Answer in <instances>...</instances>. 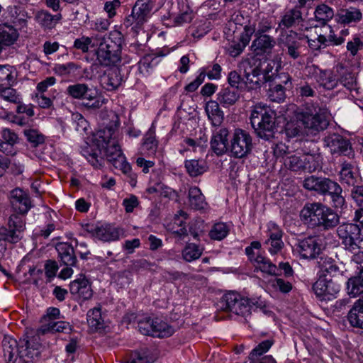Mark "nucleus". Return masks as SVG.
I'll list each match as a JSON object with an SVG mask.
<instances>
[{
  "instance_id": "1",
  "label": "nucleus",
  "mask_w": 363,
  "mask_h": 363,
  "mask_svg": "<svg viewBox=\"0 0 363 363\" xmlns=\"http://www.w3.org/2000/svg\"><path fill=\"white\" fill-rule=\"evenodd\" d=\"M112 115L111 123L97 133L94 144L86 143L81 150L82 155L95 168L102 165L101 150H104V155L112 164L122 160L124 156L115 137V131L120 125V121L116 113H113Z\"/></svg>"
},
{
  "instance_id": "2",
  "label": "nucleus",
  "mask_w": 363,
  "mask_h": 363,
  "mask_svg": "<svg viewBox=\"0 0 363 363\" xmlns=\"http://www.w3.org/2000/svg\"><path fill=\"white\" fill-rule=\"evenodd\" d=\"M4 357L6 363H15L19 358L21 363H33L41 352V344L38 335L21 339L5 336L2 341Z\"/></svg>"
},
{
  "instance_id": "3",
  "label": "nucleus",
  "mask_w": 363,
  "mask_h": 363,
  "mask_svg": "<svg viewBox=\"0 0 363 363\" xmlns=\"http://www.w3.org/2000/svg\"><path fill=\"white\" fill-rule=\"evenodd\" d=\"M300 216L303 223L310 228H318L323 230H330L340 222L338 214L321 203L306 204L301 211Z\"/></svg>"
},
{
  "instance_id": "4",
  "label": "nucleus",
  "mask_w": 363,
  "mask_h": 363,
  "mask_svg": "<svg viewBox=\"0 0 363 363\" xmlns=\"http://www.w3.org/2000/svg\"><path fill=\"white\" fill-rule=\"evenodd\" d=\"M303 185L309 191H314L323 196H330L332 206L335 208L342 209L346 206L341 186L329 178L310 176L304 179Z\"/></svg>"
},
{
  "instance_id": "5",
  "label": "nucleus",
  "mask_w": 363,
  "mask_h": 363,
  "mask_svg": "<svg viewBox=\"0 0 363 363\" xmlns=\"http://www.w3.org/2000/svg\"><path fill=\"white\" fill-rule=\"evenodd\" d=\"M123 38L121 32L111 31L107 38H104L96 50V62L105 67L115 65L121 62Z\"/></svg>"
},
{
  "instance_id": "6",
  "label": "nucleus",
  "mask_w": 363,
  "mask_h": 363,
  "mask_svg": "<svg viewBox=\"0 0 363 363\" xmlns=\"http://www.w3.org/2000/svg\"><path fill=\"white\" fill-rule=\"evenodd\" d=\"M327 114L328 111L325 108L307 105L303 111L297 114V118L301 121L305 133L315 135L327 128L329 124Z\"/></svg>"
},
{
  "instance_id": "7",
  "label": "nucleus",
  "mask_w": 363,
  "mask_h": 363,
  "mask_svg": "<svg viewBox=\"0 0 363 363\" xmlns=\"http://www.w3.org/2000/svg\"><path fill=\"white\" fill-rule=\"evenodd\" d=\"M250 122L258 137L266 140L273 137L274 116L267 106L255 105L250 115Z\"/></svg>"
},
{
  "instance_id": "8",
  "label": "nucleus",
  "mask_w": 363,
  "mask_h": 363,
  "mask_svg": "<svg viewBox=\"0 0 363 363\" xmlns=\"http://www.w3.org/2000/svg\"><path fill=\"white\" fill-rule=\"evenodd\" d=\"M26 222L23 217L12 214L8 220V228H0V254L3 255L6 250V243L18 242L23 236Z\"/></svg>"
},
{
  "instance_id": "9",
  "label": "nucleus",
  "mask_w": 363,
  "mask_h": 363,
  "mask_svg": "<svg viewBox=\"0 0 363 363\" xmlns=\"http://www.w3.org/2000/svg\"><path fill=\"white\" fill-rule=\"evenodd\" d=\"M155 0H137L132 8L131 13L125 21L124 26L138 32L151 16Z\"/></svg>"
},
{
  "instance_id": "10",
  "label": "nucleus",
  "mask_w": 363,
  "mask_h": 363,
  "mask_svg": "<svg viewBox=\"0 0 363 363\" xmlns=\"http://www.w3.org/2000/svg\"><path fill=\"white\" fill-rule=\"evenodd\" d=\"M220 304L221 309L225 311L247 317L251 313L252 306L255 303L248 298L244 297L237 292L230 291L223 296Z\"/></svg>"
},
{
  "instance_id": "11",
  "label": "nucleus",
  "mask_w": 363,
  "mask_h": 363,
  "mask_svg": "<svg viewBox=\"0 0 363 363\" xmlns=\"http://www.w3.org/2000/svg\"><path fill=\"white\" fill-rule=\"evenodd\" d=\"M252 147V138L250 133L237 128L230 137L228 153L231 157L241 159L251 152Z\"/></svg>"
},
{
  "instance_id": "12",
  "label": "nucleus",
  "mask_w": 363,
  "mask_h": 363,
  "mask_svg": "<svg viewBox=\"0 0 363 363\" xmlns=\"http://www.w3.org/2000/svg\"><path fill=\"white\" fill-rule=\"evenodd\" d=\"M244 73V84L249 89L259 87L263 79V74L260 68V62L254 57L243 60L239 66Z\"/></svg>"
},
{
  "instance_id": "13",
  "label": "nucleus",
  "mask_w": 363,
  "mask_h": 363,
  "mask_svg": "<svg viewBox=\"0 0 363 363\" xmlns=\"http://www.w3.org/2000/svg\"><path fill=\"white\" fill-rule=\"evenodd\" d=\"M337 234L342 240L345 248L353 252L359 248V243L362 241L361 230L358 225L354 223H343L337 228Z\"/></svg>"
},
{
  "instance_id": "14",
  "label": "nucleus",
  "mask_w": 363,
  "mask_h": 363,
  "mask_svg": "<svg viewBox=\"0 0 363 363\" xmlns=\"http://www.w3.org/2000/svg\"><path fill=\"white\" fill-rule=\"evenodd\" d=\"M272 28V22L270 19L264 16H258L249 21L248 23L245 26L243 33L240 36V40L244 45H247L250 43L253 34L255 36L267 35V33Z\"/></svg>"
},
{
  "instance_id": "15",
  "label": "nucleus",
  "mask_w": 363,
  "mask_h": 363,
  "mask_svg": "<svg viewBox=\"0 0 363 363\" xmlns=\"http://www.w3.org/2000/svg\"><path fill=\"white\" fill-rule=\"evenodd\" d=\"M340 286L331 278L319 275L313 285V291L320 301H330L340 292Z\"/></svg>"
},
{
  "instance_id": "16",
  "label": "nucleus",
  "mask_w": 363,
  "mask_h": 363,
  "mask_svg": "<svg viewBox=\"0 0 363 363\" xmlns=\"http://www.w3.org/2000/svg\"><path fill=\"white\" fill-rule=\"evenodd\" d=\"M324 142L331 154L343 155L350 159L354 158L355 153L350 141L343 136L339 134L330 135L325 138Z\"/></svg>"
},
{
  "instance_id": "17",
  "label": "nucleus",
  "mask_w": 363,
  "mask_h": 363,
  "mask_svg": "<svg viewBox=\"0 0 363 363\" xmlns=\"http://www.w3.org/2000/svg\"><path fill=\"white\" fill-rule=\"evenodd\" d=\"M281 62L280 57L277 56L274 59L266 60L262 65L260 64V68L263 74L264 82H270L274 80L277 77L281 79V82L286 86H290L291 77L286 73H281L277 75L279 70L281 69Z\"/></svg>"
},
{
  "instance_id": "18",
  "label": "nucleus",
  "mask_w": 363,
  "mask_h": 363,
  "mask_svg": "<svg viewBox=\"0 0 363 363\" xmlns=\"http://www.w3.org/2000/svg\"><path fill=\"white\" fill-rule=\"evenodd\" d=\"M84 232L104 242L114 241L119 238L121 230L111 225H98L86 223L83 225Z\"/></svg>"
},
{
  "instance_id": "19",
  "label": "nucleus",
  "mask_w": 363,
  "mask_h": 363,
  "mask_svg": "<svg viewBox=\"0 0 363 363\" xmlns=\"http://www.w3.org/2000/svg\"><path fill=\"white\" fill-rule=\"evenodd\" d=\"M284 165L292 171L307 170L314 172L318 167V163L315 161L314 156L292 155L287 156L284 161Z\"/></svg>"
},
{
  "instance_id": "20",
  "label": "nucleus",
  "mask_w": 363,
  "mask_h": 363,
  "mask_svg": "<svg viewBox=\"0 0 363 363\" xmlns=\"http://www.w3.org/2000/svg\"><path fill=\"white\" fill-rule=\"evenodd\" d=\"M296 247L300 256L304 259H314L321 251L320 240L315 236H309L298 240Z\"/></svg>"
},
{
  "instance_id": "21",
  "label": "nucleus",
  "mask_w": 363,
  "mask_h": 363,
  "mask_svg": "<svg viewBox=\"0 0 363 363\" xmlns=\"http://www.w3.org/2000/svg\"><path fill=\"white\" fill-rule=\"evenodd\" d=\"M267 235L268 238L264 244L269 245L268 251L271 255L277 254L284 247L282 230L274 222L270 221L267 224Z\"/></svg>"
},
{
  "instance_id": "22",
  "label": "nucleus",
  "mask_w": 363,
  "mask_h": 363,
  "mask_svg": "<svg viewBox=\"0 0 363 363\" xmlns=\"http://www.w3.org/2000/svg\"><path fill=\"white\" fill-rule=\"evenodd\" d=\"M10 203L13 211L18 214H26L31 208L29 195L21 189H13L10 193Z\"/></svg>"
},
{
  "instance_id": "23",
  "label": "nucleus",
  "mask_w": 363,
  "mask_h": 363,
  "mask_svg": "<svg viewBox=\"0 0 363 363\" xmlns=\"http://www.w3.org/2000/svg\"><path fill=\"white\" fill-rule=\"evenodd\" d=\"M228 135L229 131L226 128L218 127L213 130L210 145L211 150L217 155H223L228 152Z\"/></svg>"
},
{
  "instance_id": "24",
  "label": "nucleus",
  "mask_w": 363,
  "mask_h": 363,
  "mask_svg": "<svg viewBox=\"0 0 363 363\" xmlns=\"http://www.w3.org/2000/svg\"><path fill=\"white\" fill-rule=\"evenodd\" d=\"M276 45V39L269 35L255 36L250 49L255 55H264L272 52Z\"/></svg>"
},
{
  "instance_id": "25",
  "label": "nucleus",
  "mask_w": 363,
  "mask_h": 363,
  "mask_svg": "<svg viewBox=\"0 0 363 363\" xmlns=\"http://www.w3.org/2000/svg\"><path fill=\"white\" fill-rule=\"evenodd\" d=\"M66 94L74 99H84L86 101H93L97 95L96 90L92 89L84 83L69 85L66 89Z\"/></svg>"
},
{
  "instance_id": "26",
  "label": "nucleus",
  "mask_w": 363,
  "mask_h": 363,
  "mask_svg": "<svg viewBox=\"0 0 363 363\" xmlns=\"http://www.w3.org/2000/svg\"><path fill=\"white\" fill-rule=\"evenodd\" d=\"M101 86L107 91H113L118 89L123 81L119 69L116 68L108 69L99 77Z\"/></svg>"
},
{
  "instance_id": "27",
  "label": "nucleus",
  "mask_w": 363,
  "mask_h": 363,
  "mask_svg": "<svg viewBox=\"0 0 363 363\" xmlns=\"http://www.w3.org/2000/svg\"><path fill=\"white\" fill-rule=\"evenodd\" d=\"M308 69L310 72L312 71V73L315 74V81L320 86L328 90H332L337 86L338 81L332 71L322 70L314 66Z\"/></svg>"
},
{
  "instance_id": "28",
  "label": "nucleus",
  "mask_w": 363,
  "mask_h": 363,
  "mask_svg": "<svg viewBox=\"0 0 363 363\" xmlns=\"http://www.w3.org/2000/svg\"><path fill=\"white\" fill-rule=\"evenodd\" d=\"M69 291L72 294L77 296L84 301L90 299L93 296L89 282L84 277L72 281L69 284Z\"/></svg>"
},
{
  "instance_id": "29",
  "label": "nucleus",
  "mask_w": 363,
  "mask_h": 363,
  "mask_svg": "<svg viewBox=\"0 0 363 363\" xmlns=\"http://www.w3.org/2000/svg\"><path fill=\"white\" fill-rule=\"evenodd\" d=\"M338 175L340 182L349 186H354L358 181V174L354 171V164L345 160H342L340 162Z\"/></svg>"
},
{
  "instance_id": "30",
  "label": "nucleus",
  "mask_w": 363,
  "mask_h": 363,
  "mask_svg": "<svg viewBox=\"0 0 363 363\" xmlns=\"http://www.w3.org/2000/svg\"><path fill=\"white\" fill-rule=\"evenodd\" d=\"M337 23L341 24H351L359 22L362 18L361 11L355 7L340 9L335 16Z\"/></svg>"
},
{
  "instance_id": "31",
  "label": "nucleus",
  "mask_w": 363,
  "mask_h": 363,
  "mask_svg": "<svg viewBox=\"0 0 363 363\" xmlns=\"http://www.w3.org/2000/svg\"><path fill=\"white\" fill-rule=\"evenodd\" d=\"M55 249L57 251L58 257L65 265L72 267L76 264L77 257L72 245L67 242H59L56 245Z\"/></svg>"
},
{
  "instance_id": "32",
  "label": "nucleus",
  "mask_w": 363,
  "mask_h": 363,
  "mask_svg": "<svg viewBox=\"0 0 363 363\" xmlns=\"http://www.w3.org/2000/svg\"><path fill=\"white\" fill-rule=\"evenodd\" d=\"M356 270V274L347 282V293L353 297L363 295V266H357Z\"/></svg>"
},
{
  "instance_id": "33",
  "label": "nucleus",
  "mask_w": 363,
  "mask_h": 363,
  "mask_svg": "<svg viewBox=\"0 0 363 363\" xmlns=\"http://www.w3.org/2000/svg\"><path fill=\"white\" fill-rule=\"evenodd\" d=\"M320 24L321 26L320 30L319 33L316 32L318 34L317 40H318V43L325 46L328 45V42L337 45L342 44L345 41V39L342 37H336L331 26L328 25L327 23Z\"/></svg>"
},
{
  "instance_id": "34",
  "label": "nucleus",
  "mask_w": 363,
  "mask_h": 363,
  "mask_svg": "<svg viewBox=\"0 0 363 363\" xmlns=\"http://www.w3.org/2000/svg\"><path fill=\"white\" fill-rule=\"evenodd\" d=\"M318 266L319 268L318 276L323 275L328 277V275H329L330 277H335L340 272L338 264L330 257H320L318 262Z\"/></svg>"
},
{
  "instance_id": "35",
  "label": "nucleus",
  "mask_w": 363,
  "mask_h": 363,
  "mask_svg": "<svg viewBox=\"0 0 363 363\" xmlns=\"http://www.w3.org/2000/svg\"><path fill=\"white\" fill-rule=\"evenodd\" d=\"M72 330V326L69 322L60 320L55 321L53 320H49L41 325L38 330V333L45 334L48 333H67Z\"/></svg>"
},
{
  "instance_id": "36",
  "label": "nucleus",
  "mask_w": 363,
  "mask_h": 363,
  "mask_svg": "<svg viewBox=\"0 0 363 363\" xmlns=\"http://www.w3.org/2000/svg\"><path fill=\"white\" fill-rule=\"evenodd\" d=\"M347 319L353 327L363 328V295L349 311Z\"/></svg>"
},
{
  "instance_id": "37",
  "label": "nucleus",
  "mask_w": 363,
  "mask_h": 363,
  "mask_svg": "<svg viewBox=\"0 0 363 363\" xmlns=\"http://www.w3.org/2000/svg\"><path fill=\"white\" fill-rule=\"evenodd\" d=\"M205 111L213 126L219 127L221 125L224 119V114L218 102L215 101L207 102Z\"/></svg>"
},
{
  "instance_id": "38",
  "label": "nucleus",
  "mask_w": 363,
  "mask_h": 363,
  "mask_svg": "<svg viewBox=\"0 0 363 363\" xmlns=\"http://www.w3.org/2000/svg\"><path fill=\"white\" fill-rule=\"evenodd\" d=\"M158 143L156 138L155 128L152 125L143 137L142 150L148 155H153L157 152Z\"/></svg>"
},
{
  "instance_id": "39",
  "label": "nucleus",
  "mask_w": 363,
  "mask_h": 363,
  "mask_svg": "<svg viewBox=\"0 0 363 363\" xmlns=\"http://www.w3.org/2000/svg\"><path fill=\"white\" fill-rule=\"evenodd\" d=\"M240 98L238 90L230 87L222 89L218 94V101L224 107L230 106Z\"/></svg>"
},
{
  "instance_id": "40",
  "label": "nucleus",
  "mask_w": 363,
  "mask_h": 363,
  "mask_svg": "<svg viewBox=\"0 0 363 363\" xmlns=\"http://www.w3.org/2000/svg\"><path fill=\"white\" fill-rule=\"evenodd\" d=\"M189 203L191 208L195 210L204 209L207 205L201 189L196 186L191 187L189 190Z\"/></svg>"
},
{
  "instance_id": "41",
  "label": "nucleus",
  "mask_w": 363,
  "mask_h": 363,
  "mask_svg": "<svg viewBox=\"0 0 363 363\" xmlns=\"http://www.w3.org/2000/svg\"><path fill=\"white\" fill-rule=\"evenodd\" d=\"M337 72L339 73L338 82L348 90L356 89V78L350 70L340 65L337 66Z\"/></svg>"
},
{
  "instance_id": "42",
  "label": "nucleus",
  "mask_w": 363,
  "mask_h": 363,
  "mask_svg": "<svg viewBox=\"0 0 363 363\" xmlns=\"http://www.w3.org/2000/svg\"><path fill=\"white\" fill-rule=\"evenodd\" d=\"M18 38V33L11 26L4 25L0 27V46L11 45L13 44Z\"/></svg>"
},
{
  "instance_id": "43",
  "label": "nucleus",
  "mask_w": 363,
  "mask_h": 363,
  "mask_svg": "<svg viewBox=\"0 0 363 363\" xmlns=\"http://www.w3.org/2000/svg\"><path fill=\"white\" fill-rule=\"evenodd\" d=\"M184 167L189 176L194 177L201 175L207 170L206 162L203 160H188Z\"/></svg>"
},
{
  "instance_id": "44",
  "label": "nucleus",
  "mask_w": 363,
  "mask_h": 363,
  "mask_svg": "<svg viewBox=\"0 0 363 363\" xmlns=\"http://www.w3.org/2000/svg\"><path fill=\"white\" fill-rule=\"evenodd\" d=\"M256 269L269 275H276L277 267L269 259L262 255H256L253 262Z\"/></svg>"
},
{
  "instance_id": "45",
  "label": "nucleus",
  "mask_w": 363,
  "mask_h": 363,
  "mask_svg": "<svg viewBox=\"0 0 363 363\" xmlns=\"http://www.w3.org/2000/svg\"><path fill=\"white\" fill-rule=\"evenodd\" d=\"M153 329V337L160 338L169 337L174 333V329L173 327L158 318H155Z\"/></svg>"
},
{
  "instance_id": "46",
  "label": "nucleus",
  "mask_w": 363,
  "mask_h": 363,
  "mask_svg": "<svg viewBox=\"0 0 363 363\" xmlns=\"http://www.w3.org/2000/svg\"><path fill=\"white\" fill-rule=\"evenodd\" d=\"M87 323L93 330H97L103 328L104 320L101 317V308L96 307L89 310L86 314Z\"/></svg>"
},
{
  "instance_id": "47",
  "label": "nucleus",
  "mask_w": 363,
  "mask_h": 363,
  "mask_svg": "<svg viewBox=\"0 0 363 363\" xmlns=\"http://www.w3.org/2000/svg\"><path fill=\"white\" fill-rule=\"evenodd\" d=\"M38 22L45 28H52L61 19V14L52 15L48 11H39L36 16Z\"/></svg>"
},
{
  "instance_id": "48",
  "label": "nucleus",
  "mask_w": 363,
  "mask_h": 363,
  "mask_svg": "<svg viewBox=\"0 0 363 363\" xmlns=\"http://www.w3.org/2000/svg\"><path fill=\"white\" fill-rule=\"evenodd\" d=\"M314 13L316 21L320 23H328L335 16L333 9L326 4L318 6Z\"/></svg>"
},
{
  "instance_id": "49",
  "label": "nucleus",
  "mask_w": 363,
  "mask_h": 363,
  "mask_svg": "<svg viewBox=\"0 0 363 363\" xmlns=\"http://www.w3.org/2000/svg\"><path fill=\"white\" fill-rule=\"evenodd\" d=\"M202 255V250L194 243H188L182 250V257L186 262L199 259Z\"/></svg>"
},
{
  "instance_id": "50",
  "label": "nucleus",
  "mask_w": 363,
  "mask_h": 363,
  "mask_svg": "<svg viewBox=\"0 0 363 363\" xmlns=\"http://www.w3.org/2000/svg\"><path fill=\"white\" fill-rule=\"evenodd\" d=\"M157 57L148 55L143 57L138 62V69L141 74H148L157 65Z\"/></svg>"
},
{
  "instance_id": "51",
  "label": "nucleus",
  "mask_w": 363,
  "mask_h": 363,
  "mask_svg": "<svg viewBox=\"0 0 363 363\" xmlns=\"http://www.w3.org/2000/svg\"><path fill=\"white\" fill-rule=\"evenodd\" d=\"M285 133L288 138H294L305 133L301 121L296 118V121L287 122L285 125Z\"/></svg>"
},
{
  "instance_id": "52",
  "label": "nucleus",
  "mask_w": 363,
  "mask_h": 363,
  "mask_svg": "<svg viewBox=\"0 0 363 363\" xmlns=\"http://www.w3.org/2000/svg\"><path fill=\"white\" fill-rule=\"evenodd\" d=\"M229 233L228 226L224 223H218L213 225L209 232V236L211 239L221 240L224 239Z\"/></svg>"
},
{
  "instance_id": "53",
  "label": "nucleus",
  "mask_w": 363,
  "mask_h": 363,
  "mask_svg": "<svg viewBox=\"0 0 363 363\" xmlns=\"http://www.w3.org/2000/svg\"><path fill=\"white\" fill-rule=\"evenodd\" d=\"M154 362L155 359L149 355L148 350L144 349L133 352L126 363H153Z\"/></svg>"
},
{
  "instance_id": "54",
  "label": "nucleus",
  "mask_w": 363,
  "mask_h": 363,
  "mask_svg": "<svg viewBox=\"0 0 363 363\" xmlns=\"http://www.w3.org/2000/svg\"><path fill=\"white\" fill-rule=\"evenodd\" d=\"M5 86L6 87L0 88V97L9 102L19 104L21 102V98L16 91L9 86Z\"/></svg>"
},
{
  "instance_id": "55",
  "label": "nucleus",
  "mask_w": 363,
  "mask_h": 363,
  "mask_svg": "<svg viewBox=\"0 0 363 363\" xmlns=\"http://www.w3.org/2000/svg\"><path fill=\"white\" fill-rule=\"evenodd\" d=\"M24 135L27 140L36 147L45 142V137L35 129H26L23 131Z\"/></svg>"
},
{
  "instance_id": "56",
  "label": "nucleus",
  "mask_w": 363,
  "mask_h": 363,
  "mask_svg": "<svg viewBox=\"0 0 363 363\" xmlns=\"http://www.w3.org/2000/svg\"><path fill=\"white\" fill-rule=\"evenodd\" d=\"M274 342L272 340H267L260 342L255 348H254L250 354V359L255 360L258 357L267 352L272 346Z\"/></svg>"
},
{
  "instance_id": "57",
  "label": "nucleus",
  "mask_w": 363,
  "mask_h": 363,
  "mask_svg": "<svg viewBox=\"0 0 363 363\" xmlns=\"http://www.w3.org/2000/svg\"><path fill=\"white\" fill-rule=\"evenodd\" d=\"M155 319L144 318L138 321V330L143 335L153 336Z\"/></svg>"
},
{
  "instance_id": "58",
  "label": "nucleus",
  "mask_w": 363,
  "mask_h": 363,
  "mask_svg": "<svg viewBox=\"0 0 363 363\" xmlns=\"http://www.w3.org/2000/svg\"><path fill=\"white\" fill-rule=\"evenodd\" d=\"M285 88L281 84H277L269 89V98L274 102H281L285 99Z\"/></svg>"
},
{
  "instance_id": "59",
  "label": "nucleus",
  "mask_w": 363,
  "mask_h": 363,
  "mask_svg": "<svg viewBox=\"0 0 363 363\" xmlns=\"http://www.w3.org/2000/svg\"><path fill=\"white\" fill-rule=\"evenodd\" d=\"M92 42V38L83 35L79 38L75 39L73 46L74 48L79 50L82 52L85 53L89 51L90 47H94Z\"/></svg>"
},
{
  "instance_id": "60",
  "label": "nucleus",
  "mask_w": 363,
  "mask_h": 363,
  "mask_svg": "<svg viewBox=\"0 0 363 363\" xmlns=\"http://www.w3.org/2000/svg\"><path fill=\"white\" fill-rule=\"evenodd\" d=\"M13 80L11 67L8 65L0 66V86H10Z\"/></svg>"
},
{
  "instance_id": "61",
  "label": "nucleus",
  "mask_w": 363,
  "mask_h": 363,
  "mask_svg": "<svg viewBox=\"0 0 363 363\" xmlns=\"http://www.w3.org/2000/svg\"><path fill=\"white\" fill-rule=\"evenodd\" d=\"M72 120L76 123L75 130L82 133L86 132L88 128V121L79 113H74L72 114Z\"/></svg>"
},
{
  "instance_id": "62",
  "label": "nucleus",
  "mask_w": 363,
  "mask_h": 363,
  "mask_svg": "<svg viewBox=\"0 0 363 363\" xmlns=\"http://www.w3.org/2000/svg\"><path fill=\"white\" fill-rule=\"evenodd\" d=\"M272 286L276 290H279L281 293H289L292 289V284L287 281L281 278H277L274 280Z\"/></svg>"
},
{
  "instance_id": "63",
  "label": "nucleus",
  "mask_w": 363,
  "mask_h": 363,
  "mask_svg": "<svg viewBox=\"0 0 363 363\" xmlns=\"http://www.w3.org/2000/svg\"><path fill=\"white\" fill-rule=\"evenodd\" d=\"M228 81L230 85V88L238 89L244 83L245 79L242 78L236 71H231L228 76Z\"/></svg>"
},
{
  "instance_id": "64",
  "label": "nucleus",
  "mask_w": 363,
  "mask_h": 363,
  "mask_svg": "<svg viewBox=\"0 0 363 363\" xmlns=\"http://www.w3.org/2000/svg\"><path fill=\"white\" fill-rule=\"evenodd\" d=\"M352 186L351 196L360 208H363V186L354 185Z\"/></svg>"
}]
</instances>
